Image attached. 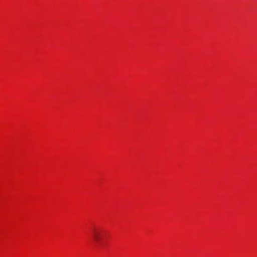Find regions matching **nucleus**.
I'll return each mask as SVG.
<instances>
[{"instance_id": "obj_1", "label": "nucleus", "mask_w": 257, "mask_h": 257, "mask_svg": "<svg viewBox=\"0 0 257 257\" xmlns=\"http://www.w3.org/2000/svg\"><path fill=\"white\" fill-rule=\"evenodd\" d=\"M92 236L96 243H98L101 239V231L99 229L94 228L92 231Z\"/></svg>"}]
</instances>
